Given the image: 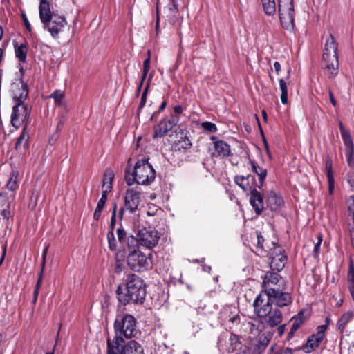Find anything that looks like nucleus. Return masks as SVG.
Here are the masks:
<instances>
[{"label": "nucleus", "instance_id": "nucleus-1", "mask_svg": "<svg viewBox=\"0 0 354 354\" xmlns=\"http://www.w3.org/2000/svg\"><path fill=\"white\" fill-rule=\"evenodd\" d=\"M116 292L119 302L123 305L130 301L136 304L142 303L146 295L143 281L133 274L128 277L125 285H120L118 287Z\"/></svg>", "mask_w": 354, "mask_h": 354}, {"label": "nucleus", "instance_id": "nucleus-2", "mask_svg": "<svg viewBox=\"0 0 354 354\" xmlns=\"http://www.w3.org/2000/svg\"><path fill=\"white\" fill-rule=\"evenodd\" d=\"M28 95V89L26 84L21 82L20 87L13 88V100L16 104L12 109L11 123L17 129L28 119L30 111L28 109V106L24 104Z\"/></svg>", "mask_w": 354, "mask_h": 354}, {"label": "nucleus", "instance_id": "nucleus-3", "mask_svg": "<svg viewBox=\"0 0 354 354\" xmlns=\"http://www.w3.org/2000/svg\"><path fill=\"white\" fill-rule=\"evenodd\" d=\"M156 178V171L147 160H139L131 172L129 167L126 169L125 180L129 186L134 183L147 185L151 184Z\"/></svg>", "mask_w": 354, "mask_h": 354}, {"label": "nucleus", "instance_id": "nucleus-4", "mask_svg": "<svg viewBox=\"0 0 354 354\" xmlns=\"http://www.w3.org/2000/svg\"><path fill=\"white\" fill-rule=\"evenodd\" d=\"M323 62L328 77L334 78L336 77L339 73L337 44L331 34L326 39Z\"/></svg>", "mask_w": 354, "mask_h": 354}, {"label": "nucleus", "instance_id": "nucleus-5", "mask_svg": "<svg viewBox=\"0 0 354 354\" xmlns=\"http://www.w3.org/2000/svg\"><path fill=\"white\" fill-rule=\"evenodd\" d=\"M115 334L122 337L131 338L137 333L136 320L131 315H126L120 318L118 317L114 324Z\"/></svg>", "mask_w": 354, "mask_h": 354}, {"label": "nucleus", "instance_id": "nucleus-6", "mask_svg": "<svg viewBox=\"0 0 354 354\" xmlns=\"http://www.w3.org/2000/svg\"><path fill=\"white\" fill-rule=\"evenodd\" d=\"M260 300L266 301L267 304H271L274 302L277 306L279 308L288 306L292 303L291 297L288 293L281 292L272 288L262 291L257 303Z\"/></svg>", "mask_w": 354, "mask_h": 354}, {"label": "nucleus", "instance_id": "nucleus-7", "mask_svg": "<svg viewBox=\"0 0 354 354\" xmlns=\"http://www.w3.org/2000/svg\"><path fill=\"white\" fill-rule=\"evenodd\" d=\"M279 15L283 28L292 30L294 27L295 9L293 0H279Z\"/></svg>", "mask_w": 354, "mask_h": 354}, {"label": "nucleus", "instance_id": "nucleus-8", "mask_svg": "<svg viewBox=\"0 0 354 354\" xmlns=\"http://www.w3.org/2000/svg\"><path fill=\"white\" fill-rule=\"evenodd\" d=\"M140 201L141 191L138 187L127 189L124 198V207L119 210L120 218L123 217L124 209L131 214L134 213L138 209Z\"/></svg>", "mask_w": 354, "mask_h": 354}, {"label": "nucleus", "instance_id": "nucleus-9", "mask_svg": "<svg viewBox=\"0 0 354 354\" xmlns=\"http://www.w3.org/2000/svg\"><path fill=\"white\" fill-rule=\"evenodd\" d=\"M160 238V233L155 229L144 227L138 232L139 245L147 249H152L156 247Z\"/></svg>", "mask_w": 354, "mask_h": 354}, {"label": "nucleus", "instance_id": "nucleus-10", "mask_svg": "<svg viewBox=\"0 0 354 354\" xmlns=\"http://www.w3.org/2000/svg\"><path fill=\"white\" fill-rule=\"evenodd\" d=\"M272 248L269 250L268 255L270 256V266L272 270L280 271L286 263V257L283 254L282 248L276 245L274 242L271 243Z\"/></svg>", "mask_w": 354, "mask_h": 354}, {"label": "nucleus", "instance_id": "nucleus-11", "mask_svg": "<svg viewBox=\"0 0 354 354\" xmlns=\"http://www.w3.org/2000/svg\"><path fill=\"white\" fill-rule=\"evenodd\" d=\"M127 264L132 270L136 272L145 270L149 266L147 257L139 250H131L127 257Z\"/></svg>", "mask_w": 354, "mask_h": 354}, {"label": "nucleus", "instance_id": "nucleus-12", "mask_svg": "<svg viewBox=\"0 0 354 354\" xmlns=\"http://www.w3.org/2000/svg\"><path fill=\"white\" fill-rule=\"evenodd\" d=\"M179 122V117L171 115L169 118L162 119L154 127L153 138L163 137L171 130Z\"/></svg>", "mask_w": 354, "mask_h": 354}, {"label": "nucleus", "instance_id": "nucleus-13", "mask_svg": "<svg viewBox=\"0 0 354 354\" xmlns=\"http://www.w3.org/2000/svg\"><path fill=\"white\" fill-rule=\"evenodd\" d=\"M316 333L310 335L304 346V351L310 353L317 348L325 337V332L327 330L326 325H320L317 327Z\"/></svg>", "mask_w": 354, "mask_h": 354}, {"label": "nucleus", "instance_id": "nucleus-14", "mask_svg": "<svg viewBox=\"0 0 354 354\" xmlns=\"http://www.w3.org/2000/svg\"><path fill=\"white\" fill-rule=\"evenodd\" d=\"M270 340V337L268 335H260L258 339L252 342L249 346H244V353L248 351L251 354H261L268 345Z\"/></svg>", "mask_w": 354, "mask_h": 354}, {"label": "nucleus", "instance_id": "nucleus-15", "mask_svg": "<svg viewBox=\"0 0 354 354\" xmlns=\"http://www.w3.org/2000/svg\"><path fill=\"white\" fill-rule=\"evenodd\" d=\"M66 24L64 17L61 16L54 17L53 19L49 20L44 24V29H47L53 37H57L58 34L62 30Z\"/></svg>", "mask_w": 354, "mask_h": 354}, {"label": "nucleus", "instance_id": "nucleus-16", "mask_svg": "<svg viewBox=\"0 0 354 354\" xmlns=\"http://www.w3.org/2000/svg\"><path fill=\"white\" fill-rule=\"evenodd\" d=\"M266 311H253V316L257 315L261 322H266L271 326L278 325L282 319V315L280 311H268V314H264Z\"/></svg>", "mask_w": 354, "mask_h": 354}, {"label": "nucleus", "instance_id": "nucleus-17", "mask_svg": "<svg viewBox=\"0 0 354 354\" xmlns=\"http://www.w3.org/2000/svg\"><path fill=\"white\" fill-rule=\"evenodd\" d=\"M124 346V340L119 335L115 334L112 341L107 339V354H122Z\"/></svg>", "mask_w": 354, "mask_h": 354}, {"label": "nucleus", "instance_id": "nucleus-18", "mask_svg": "<svg viewBox=\"0 0 354 354\" xmlns=\"http://www.w3.org/2000/svg\"><path fill=\"white\" fill-rule=\"evenodd\" d=\"M255 250L259 256L265 257L268 255L269 250L271 248L268 245V243H266L265 239L262 236L261 234L259 232H256L255 233Z\"/></svg>", "mask_w": 354, "mask_h": 354}, {"label": "nucleus", "instance_id": "nucleus-19", "mask_svg": "<svg viewBox=\"0 0 354 354\" xmlns=\"http://www.w3.org/2000/svg\"><path fill=\"white\" fill-rule=\"evenodd\" d=\"M283 198L275 192H268L266 196L267 207L272 211H276L283 205Z\"/></svg>", "mask_w": 354, "mask_h": 354}, {"label": "nucleus", "instance_id": "nucleus-20", "mask_svg": "<svg viewBox=\"0 0 354 354\" xmlns=\"http://www.w3.org/2000/svg\"><path fill=\"white\" fill-rule=\"evenodd\" d=\"M39 18L43 24L49 22V20L57 17L58 15H54L51 12L50 9V4L47 0H41L39 7Z\"/></svg>", "mask_w": 354, "mask_h": 354}, {"label": "nucleus", "instance_id": "nucleus-21", "mask_svg": "<svg viewBox=\"0 0 354 354\" xmlns=\"http://www.w3.org/2000/svg\"><path fill=\"white\" fill-rule=\"evenodd\" d=\"M250 202L256 214L259 215L264 209L263 198L261 194L255 189L251 190Z\"/></svg>", "mask_w": 354, "mask_h": 354}, {"label": "nucleus", "instance_id": "nucleus-22", "mask_svg": "<svg viewBox=\"0 0 354 354\" xmlns=\"http://www.w3.org/2000/svg\"><path fill=\"white\" fill-rule=\"evenodd\" d=\"M214 149L218 156L227 157L231 154L230 147L223 140H216L214 142Z\"/></svg>", "mask_w": 354, "mask_h": 354}, {"label": "nucleus", "instance_id": "nucleus-23", "mask_svg": "<svg viewBox=\"0 0 354 354\" xmlns=\"http://www.w3.org/2000/svg\"><path fill=\"white\" fill-rule=\"evenodd\" d=\"M252 170L259 177V185L257 187L261 188L263 186L264 180L267 176V170L265 168L259 167L256 162L254 161H250Z\"/></svg>", "mask_w": 354, "mask_h": 354}, {"label": "nucleus", "instance_id": "nucleus-24", "mask_svg": "<svg viewBox=\"0 0 354 354\" xmlns=\"http://www.w3.org/2000/svg\"><path fill=\"white\" fill-rule=\"evenodd\" d=\"M122 354H143V350L138 342L132 340L125 345Z\"/></svg>", "mask_w": 354, "mask_h": 354}, {"label": "nucleus", "instance_id": "nucleus-25", "mask_svg": "<svg viewBox=\"0 0 354 354\" xmlns=\"http://www.w3.org/2000/svg\"><path fill=\"white\" fill-rule=\"evenodd\" d=\"M308 317L304 315V311H299L298 315L296 317H293L291 319L292 326L293 331H297V330L306 322Z\"/></svg>", "mask_w": 354, "mask_h": 354}, {"label": "nucleus", "instance_id": "nucleus-26", "mask_svg": "<svg viewBox=\"0 0 354 354\" xmlns=\"http://www.w3.org/2000/svg\"><path fill=\"white\" fill-rule=\"evenodd\" d=\"M279 277H280L279 274H278L277 273H274V272L267 273L266 274V276L263 279V285L264 288H268V290L269 285L277 284L279 282Z\"/></svg>", "mask_w": 354, "mask_h": 354}, {"label": "nucleus", "instance_id": "nucleus-27", "mask_svg": "<svg viewBox=\"0 0 354 354\" xmlns=\"http://www.w3.org/2000/svg\"><path fill=\"white\" fill-rule=\"evenodd\" d=\"M124 257L122 252H118L116 254L115 272L118 274L123 272L125 268Z\"/></svg>", "mask_w": 354, "mask_h": 354}, {"label": "nucleus", "instance_id": "nucleus-28", "mask_svg": "<svg viewBox=\"0 0 354 354\" xmlns=\"http://www.w3.org/2000/svg\"><path fill=\"white\" fill-rule=\"evenodd\" d=\"M251 176H236L234 178L235 183L238 185L243 190L248 191L251 189V187L249 183V180Z\"/></svg>", "mask_w": 354, "mask_h": 354}, {"label": "nucleus", "instance_id": "nucleus-29", "mask_svg": "<svg viewBox=\"0 0 354 354\" xmlns=\"http://www.w3.org/2000/svg\"><path fill=\"white\" fill-rule=\"evenodd\" d=\"M264 12L268 15H273L276 12V3L274 0H262Z\"/></svg>", "mask_w": 354, "mask_h": 354}, {"label": "nucleus", "instance_id": "nucleus-30", "mask_svg": "<svg viewBox=\"0 0 354 354\" xmlns=\"http://www.w3.org/2000/svg\"><path fill=\"white\" fill-rule=\"evenodd\" d=\"M353 315L351 312L344 313L337 322V328L339 330L343 331L346 324L352 319Z\"/></svg>", "mask_w": 354, "mask_h": 354}, {"label": "nucleus", "instance_id": "nucleus-31", "mask_svg": "<svg viewBox=\"0 0 354 354\" xmlns=\"http://www.w3.org/2000/svg\"><path fill=\"white\" fill-rule=\"evenodd\" d=\"M279 88L281 90V100L283 104L288 103V88L287 83L283 79L279 80Z\"/></svg>", "mask_w": 354, "mask_h": 354}, {"label": "nucleus", "instance_id": "nucleus-32", "mask_svg": "<svg viewBox=\"0 0 354 354\" xmlns=\"http://www.w3.org/2000/svg\"><path fill=\"white\" fill-rule=\"evenodd\" d=\"M27 48L25 45L21 44L20 46L15 48V55L19 60L21 62H24L26 59Z\"/></svg>", "mask_w": 354, "mask_h": 354}, {"label": "nucleus", "instance_id": "nucleus-33", "mask_svg": "<svg viewBox=\"0 0 354 354\" xmlns=\"http://www.w3.org/2000/svg\"><path fill=\"white\" fill-rule=\"evenodd\" d=\"M230 346L228 348L229 352H234L241 345L239 338L237 335L232 334L229 339Z\"/></svg>", "mask_w": 354, "mask_h": 354}, {"label": "nucleus", "instance_id": "nucleus-34", "mask_svg": "<svg viewBox=\"0 0 354 354\" xmlns=\"http://www.w3.org/2000/svg\"><path fill=\"white\" fill-rule=\"evenodd\" d=\"M175 145L178 149L180 150L181 149H189L191 147L192 143L187 136H182L180 140L175 142Z\"/></svg>", "mask_w": 354, "mask_h": 354}, {"label": "nucleus", "instance_id": "nucleus-35", "mask_svg": "<svg viewBox=\"0 0 354 354\" xmlns=\"http://www.w3.org/2000/svg\"><path fill=\"white\" fill-rule=\"evenodd\" d=\"M167 9L168 10V15L167 17H175L176 14L178 12V3L176 0H171L167 7Z\"/></svg>", "mask_w": 354, "mask_h": 354}, {"label": "nucleus", "instance_id": "nucleus-36", "mask_svg": "<svg viewBox=\"0 0 354 354\" xmlns=\"http://www.w3.org/2000/svg\"><path fill=\"white\" fill-rule=\"evenodd\" d=\"M106 236H107V239H108V242H109V249L111 250H116L117 241H116V240L115 239L113 231L112 230L109 231L107 232V235Z\"/></svg>", "mask_w": 354, "mask_h": 354}, {"label": "nucleus", "instance_id": "nucleus-37", "mask_svg": "<svg viewBox=\"0 0 354 354\" xmlns=\"http://www.w3.org/2000/svg\"><path fill=\"white\" fill-rule=\"evenodd\" d=\"M345 151H346V160H347L348 165L350 167H353L354 165V157H353L354 146L350 147H346L345 149Z\"/></svg>", "mask_w": 354, "mask_h": 354}, {"label": "nucleus", "instance_id": "nucleus-38", "mask_svg": "<svg viewBox=\"0 0 354 354\" xmlns=\"http://www.w3.org/2000/svg\"><path fill=\"white\" fill-rule=\"evenodd\" d=\"M26 127L27 124H26L24 127L23 131L16 142L17 147L20 145H24V146H25L27 144L29 136L27 133H26Z\"/></svg>", "mask_w": 354, "mask_h": 354}, {"label": "nucleus", "instance_id": "nucleus-39", "mask_svg": "<svg viewBox=\"0 0 354 354\" xmlns=\"http://www.w3.org/2000/svg\"><path fill=\"white\" fill-rule=\"evenodd\" d=\"M341 135L343 138L346 148L354 146L352 138L351 137V135H350V133L348 131H347V130L342 131V132H341Z\"/></svg>", "mask_w": 354, "mask_h": 354}, {"label": "nucleus", "instance_id": "nucleus-40", "mask_svg": "<svg viewBox=\"0 0 354 354\" xmlns=\"http://www.w3.org/2000/svg\"><path fill=\"white\" fill-rule=\"evenodd\" d=\"M139 243L138 241V236L134 238L133 236H129L127 239V248L129 250H138Z\"/></svg>", "mask_w": 354, "mask_h": 354}, {"label": "nucleus", "instance_id": "nucleus-41", "mask_svg": "<svg viewBox=\"0 0 354 354\" xmlns=\"http://www.w3.org/2000/svg\"><path fill=\"white\" fill-rule=\"evenodd\" d=\"M110 186L108 185L107 188L102 192L101 198L99 200L97 207L100 208H104L106 201L107 200V194L110 192Z\"/></svg>", "mask_w": 354, "mask_h": 354}, {"label": "nucleus", "instance_id": "nucleus-42", "mask_svg": "<svg viewBox=\"0 0 354 354\" xmlns=\"http://www.w3.org/2000/svg\"><path fill=\"white\" fill-rule=\"evenodd\" d=\"M50 97L54 99L55 104L61 105L64 98V93L61 91H55Z\"/></svg>", "mask_w": 354, "mask_h": 354}, {"label": "nucleus", "instance_id": "nucleus-43", "mask_svg": "<svg viewBox=\"0 0 354 354\" xmlns=\"http://www.w3.org/2000/svg\"><path fill=\"white\" fill-rule=\"evenodd\" d=\"M325 169L327 178H333V165L330 159H327L325 162Z\"/></svg>", "mask_w": 354, "mask_h": 354}, {"label": "nucleus", "instance_id": "nucleus-44", "mask_svg": "<svg viewBox=\"0 0 354 354\" xmlns=\"http://www.w3.org/2000/svg\"><path fill=\"white\" fill-rule=\"evenodd\" d=\"M201 126L205 130L212 133H214L217 131L216 124L210 122H204L201 124Z\"/></svg>", "mask_w": 354, "mask_h": 354}, {"label": "nucleus", "instance_id": "nucleus-45", "mask_svg": "<svg viewBox=\"0 0 354 354\" xmlns=\"http://www.w3.org/2000/svg\"><path fill=\"white\" fill-rule=\"evenodd\" d=\"M260 294L258 295V297L255 299L254 301V306L255 308H260L261 310H266V308L269 307L270 304H267L266 301H263L261 300L259 301L258 303H257V299L259 298Z\"/></svg>", "mask_w": 354, "mask_h": 354}, {"label": "nucleus", "instance_id": "nucleus-46", "mask_svg": "<svg viewBox=\"0 0 354 354\" xmlns=\"http://www.w3.org/2000/svg\"><path fill=\"white\" fill-rule=\"evenodd\" d=\"M148 89H149V85H147L146 86V88H145V90L142 94L141 100H140V105L138 107V111H140L145 106V105L146 104Z\"/></svg>", "mask_w": 354, "mask_h": 354}, {"label": "nucleus", "instance_id": "nucleus-47", "mask_svg": "<svg viewBox=\"0 0 354 354\" xmlns=\"http://www.w3.org/2000/svg\"><path fill=\"white\" fill-rule=\"evenodd\" d=\"M113 179V175L112 174H111L109 177H106V176L104 178V180H103V185H102L103 190L106 189L109 185L110 186V188H109L110 191L111 190Z\"/></svg>", "mask_w": 354, "mask_h": 354}, {"label": "nucleus", "instance_id": "nucleus-48", "mask_svg": "<svg viewBox=\"0 0 354 354\" xmlns=\"http://www.w3.org/2000/svg\"><path fill=\"white\" fill-rule=\"evenodd\" d=\"M42 272H43V270L41 269V274L39 275V277L38 279V281H37V285H36L35 290L34 291L33 302H35L37 301V296H38V294H39V287L41 286V280H42Z\"/></svg>", "mask_w": 354, "mask_h": 354}, {"label": "nucleus", "instance_id": "nucleus-49", "mask_svg": "<svg viewBox=\"0 0 354 354\" xmlns=\"http://www.w3.org/2000/svg\"><path fill=\"white\" fill-rule=\"evenodd\" d=\"M317 243L314 246V249H313V253H314V256L315 257H317L319 252V250H320V245H321V243H322V237L321 236V234H319L318 236H317Z\"/></svg>", "mask_w": 354, "mask_h": 354}, {"label": "nucleus", "instance_id": "nucleus-50", "mask_svg": "<svg viewBox=\"0 0 354 354\" xmlns=\"http://www.w3.org/2000/svg\"><path fill=\"white\" fill-rule=\"evenodd\" d=\"M117 236L118 241L122 243L126 239V232L122 227H119L117 229Z\"/></svg>", "mask_w": 354, "mask_h": 354}, {"label": "nucleus", "instance_id": "nucleus-51", "mask_svg": "<svg viewBox=\"0 0 354 354\" xmlns=\"http://www.w3.org/2000/svg\"><path fill=\"white\" fill-rule=\"evenodd\" d=\"M328 183V194L332 195L335 189V180L334 178H327Z\"/></svg>", "mask_w": 354, "mask_h": 354}, {"label": "nucleus", "instance_id": "nucleus-52", "mask_svg": "<svg viewBox=\"0 0 354 354\" xmlns=\"http://www.w3.org/2000/svg\"><path fill=\"white\" fill-rule=\"evenodd\" d=\"M116 209H117V205L115 203L114 206H113V214H112L111 220V227L112 230H113V228L114 227L115 222Z\"/></svg>", "mask_w": 354, "mask_h": 354}, {"label": "nucleus", "instance_id": "nucleus-53", "mask_svg": "<svg viewBox=\"0 0 354 354\" xmlns=\"http://www.w3.org/2000/svg\"><path fill=\"white\" fill-rule=\"evenodd\" d=\"M48 245H47L44 251H43V254H42V262H41V268L42 270H44V266H45V263H46V254H47V252H48Z\"/></svg>", "mask_w": 354, "mask_h": 354}, {"label": "nucleus", "instance_id": "nucleus-54", "mask_svg": "<svg viewBox=\"0 0 354 354\" xmlns=\"http://www.w3.org/2000/svg\"><path fill=\"white\" fill-rule=\"evenodd\" d=\"M174 112L176 116L178 117V115L183 113V107L180 105H178L174 107Z\"/></svg>", "mask_w": 354, "mask_h": 354}, {"label": "nucleus", "instance_id": "nucleus-55", "mask_svg": "<svg viewBox=\"0 0 354 354\" xmlns=\"http://www.w3.org/2000/svg\"><path fill=\"white\" fill-rule=\"evenodd\" d=\"M275 354H292V351L289 348H286L278 351Z\"/></svg>", "mask_w": 354, "mask_h": 354}, {"label": "nucleus", "instance_id": "nucleus-56", "mask_svg": "<svg viewBox=\"0 0 354 354\" xmlns=\"http://www.w3.org/2000/svg\"><path fill=\"white\" fill-rule=\"evenodd\" d=\"M102 209V208L99 209V207H96L95 211L93 214V218L95 220H98L100 218Z\"/></svg>", "mask_w": 354, "mask_h": 354}, {"label": "nucleus", "instance_id": "nucleus-57", "mask_svg": "<svg viewBox=\"0 0 354 354\" xmlns=\"http://www.w3.org/2000/svg\"><path fill=\"white\" fill-rule=\"evenodd\" d=\"M329 99L333 106H337V102L333 96V94L330 90H329Z\"/></svg>", "mask_w": 354, "mask_h": 354}, {"label": "nucleus", "instance_id": "nucleus-58", "mask_svg": "<svg viewBox=\"0 0 354 354\" xmlns=\"http://www.w3.org/2000/svg\"><path fill=\"white\" fill-rule=\"evenodd\" d=\"M274 68L276 73L277 75H279V73L281 71V64L279 62H275L274 63Z\"/></svg>", "mask_w": 354, "mask_h": 354}, {"label": "nucleus", "instance_id": "nucleus-59", "mask_svg": "<svg viewBox=\"0 0 354 354\" xmlns=\"http://www.w3.org/2000/svg\"><path fill=\"white\" fill-rule=\"evenodd\" d=\"M348 183L350 184V185L354 188V174L353 175H348L347 178Z\"/></svg>", "mask_w": 354, "mask_h": 354}, {"label": "nucleus", "instance_id": "nucleus-60", "mask_svg": "<svg viewBox=\"0 0 354 354\" xmlns=\"http://www.w3.org/2000/svg\"><path fill=\"white\" fill-rule=\"evenodd\" d=\"M24 24H25V26L26 28V29L28 30V31H31V26H30V24L29 23L28 19L24 16Z\"/></svg>", "mask_w": 354, "mask_h": 354}, {"label": "nucleus", "instance_id": "nucleus-61", "mask_svg": "<svg viewBox=\"0 0 354 354\" xmlns=\"http://www.w3.org/2000/svg\"><path fill=\"white\" fill-rule=\"evenodd\" d=\"M230 321L232 323H239L240 322V317L239 315L233 316L230 318Z\"/></svg>", "mask_w": 354, "mask_h": 354}, {"label": "nucleus", "instance_id": "nucleus-62", "mask_svg": "<svg viewBox=\"0 0 354 354\" xmlns=\"http://www.w3.org/2000/svg\"><path fill=\"white\" fill-rule=\"evenodd\" d=\"M277 330L279 333V335L281 336L284 333L285 331V325H281L277 328Z\"/></svg>", "mask_w": 354, "mask_h": 354}, {"label": "nucleus", "instance_id": "nucleus-63", "mask_svg": "<svg viewBox=\"0 0 354 354\" xmlns=\"http://www.w3.org/2000/svg\"><path fill=\"white\" fill-rule=\"evenodd\" d=\"M143 67L150 68V57L149 56L144 61Z\"/></svg>", "mask_w": 354, "mask_h": 354}, {"label": "nucleus", "instance_id": "nucleus-64", "mask_svg": "<svg viewBox=\"0 0 354 354\" xmlns=\"http://www.w3.org/2000/svg\"><path fill=\"white\" fill-rule=\"evenodd\" d=\"M244 346H241L239 349V351L236 353V354H251V353H249L248 351L244 353Z\"/></svg>", "mask_w": 354, "mask_h": 354}]
</instances>
